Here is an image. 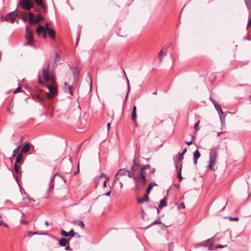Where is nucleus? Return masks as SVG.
<instances>
[{
  "label": "nucleus",
  "mask_w": 251,
  "mask_h": 251,
  "mask_svg": "<svg viewBox=\"0 0 251 251\" xmlns=\"http://www.w3.org/2000/svg\"><path fill=\"white\" fill-rule=\"evenodd\" d=\"M150 166L149 165H146L143 167L140 168L139 172L137 171L134 168L130 172L126 169H120L118 172L117 175L119 176H127L129 177L133 178L134 180L136 188L138 190L143 189L146 181L147 173L146 170L150 169Z\"/></svg>",
  "instance_id": "f257e3e1"
},
{
  "label": "nucleus",
  "mask_w": 251,
  "mask_h": 251,
  "mask_svg": "<svg viewBox=\"0 0 251 251\" xmlns=\"http://www.w3.org/2000/svg\"><path fill=\"white\" fill-rule=\"evenodd\" d=\"M217 159V152L215 151L210 150L209 153V164L207 166V169L213 170V166L216 164Z\"/></svg>",
  "instance_id": "f03ea898"
},
{
  "label": "nucleus",
  "mask_w": 251,
  "mask_h": 251,
  "mask_svg": "<svg viewBox=\"0 0 251 251\" xmlns=\"http://www.w3.org/2000/svg\"><path fill=\"white\" fill-rule=\"evenodd\" d=\"M42 75L44 79L46 81H49V80H52L51 76L49 75V64H47L45 66L43 67L42 69Z\"/></svg>",
  "instance_id": "7ed1b4c3"
},
{
  "label": "nucleus",
  "mask_w": 251,
  "mask_h": 251,
  "mask_svg": "<svg viewBox=\"0 0 251 251\" xmlns=\"http://www.w3.org/2000/svg\"><path fill=\"white\" fill-rule=\"evenodd\" d=\"M47 88L49 90V92L47 94L48 98L50 99L56 95L57 91V87L55 85H49Z\"/></svg>",
  "instance_id": "20e7f679"
},
{
  "label": "nucleus",
  "mask_w": 251,
  "mask_h": 251,
  "mask_svg": "<svg viewBox=\"0 0 251 251\" xmlns=\"http://www.w3.org/2000/svg\"><path fill=\"white\" fill-rule=\"evenodd\" d=\"M25 38L27 41L26 45L33 46V33L32 31L29 29L28 26H26Z\"/></svg>",
  "instance_id": "39448f33"
},
{
  "label": "nucleus",
  "mask_w": 251,
  "mask_h": 251,
  "mask_svg": "<svg viewBox=\"0 0 251 251\" xmlns=\"http://www.w3.org/2000/svg\"><path fill=\"white\" fill-rule=\"evenodd\" d=\"M18 16L19 15L17 13L15 12V11H13L6 16V19L7 21H10L11 23H13Z\"/></svg>",
  "instance_id": "423d86ee"
},
{
  "label": "nucleus",
  "mask_w": 251,
  "mask_h": 251,
  "mask_svg": "<svg viewBox=\"0 0 251 251\" xmlns=\"http://www.w3.org/2000/svg\"><path fill=\"white\" fill-rule=\"evenodd\" d=\"M46 31L47 32L49 36L52 38L54 39L55 37V31L49 27V24L48 23L46 24Z\"/></svg>",
  "instance_id": "0eeeda50"
},
{
  "label": "nucleus",
  "mask_w": 251,
  "mask_h": 251,
  "mask_svg": "<svg viewBox=\"0 0 251 251\" xmlns=\"http://www.w3.org/2000/svg\"><path fill=\"white\" fill-rule=\"evenodd\" d=\"M60 234L62 236L64 237H68L71 236V237L75 236V232L73 228H72L69 232H66L64 230H61L60 231Z\"/></svg>",
  "instance_id": "6e6552de"
},
{
  "label": "nucleus",
  "mask_w": 251,
  "mask_h": 251,
  "mask_svg": "<svg viewBox=\"0 0 251 251\" xmlns=\"http://www.w3.org/2000/svg\"><path fill=\"white\" fill-rule=\"evenodd\" d=\"M64 90L67 93H69L70 95H73V92L71 86L66 82L64 83Z\"/></svg>",
  "instance_id": "1a4fd4ad"
},
{
  "label": "nucleus",
  "mask_w": 251,
  "mask_h": 251,
  "mask_svg": "<svg viewBox=\"0 0 251 251\" xmlns=\"http://www.w3.org/2000/svg\"><path fill=\"white\" fill-rule=\"evenodd\" d=\"M148 194H149L147 193V194H145L142 198H138L137 199L138 202L139 203H142L148 201H149Z\"/></svg>",
  "instance_id": "9d476101"
},
{
  "label": "nucleus",
  "mask_w": 251,
  "mask_h": 251,
  "mask_svg": "<svg viewBox=\"0 0 251 251\" xmlns=\"http://www.w3.org/2000/svg\"><path fill=\"white\" fill-rule=\"evenodd\" d=\"M31 144L30 143H27L24 145L22 149L21 153H27L30 149Z\"/></svg>",
  "instance_id": "9b49d317"
},
{
  "label": "nucleus",
  "mask_w": 251,
  "mask_h": 251,
  "mask_svg": "<svg viewBox=\"0 0 251 251\" xmlns=\"http://www.w3.org/2000/svg\"><path fill=\"white\" fill-rule=\"evenodd\" d=\"M69 243V241L67 239L64 238H61L59 240V244L60 246H62V247H65L67 245H68Z\"/></svg>",
  "instance_id": "f8f14e48"
},
{
  "label": "nucleus",
  "mask_w": 251,
  "mask_h": 251,
  "mask_svg": "<svg viewBox=\"0 0 251 251\" xmlns=\"http://www.w3.org/2000/svg\"><path fill=\"white\" fill-rule=\"evenodd\" d=\"M213 242H214V237L205 241L203 243L199 244V246H203L207 247L210 244H211Z\"/></svg>",
  "instance_id": "ddd939ff"
},
{
  "label": "nucleus",
  "mask_w": 251,
  "mask_h": 251,
  "mask_svg": "<svg viewBox=\"0 0 251 251\" xmlns=\"http://www.w3.org/2000/svg\"><path fill=\"white\" fill-rule=\"evenodd\" d=\"M44 31H46V28H45L43 26L41 25H38V27L36 29L37 33L40 35L42 33H43Z\"/></svg>",
  "instance_id": "4468645a"
},
{
  "label": "nucleus",
  "mask_w": 251,
  "mask_h": 251,
  "mask_svg": "<svg viewBox=\"0 0 251 251\" xmlns=\"http://www.w3.org/2000/svg\"><path fill=\"white\" fill-rule=\"evenodd\" d=\"M136 118V106L135 105L133 106L132 114H131V119L133 121H135Z\"/></svg>",
  "instance_id": "2eb2a0df"
},
{
  "label": "nucleus",
  "mask_w": 251,
  "mask_h": 251,
  "mask_svg": "<svg viewBox=\"0 0 251 251\" xmlns=\"http://www.w3.org/2000/svg\"><path fill=\"white\" fill-rule=\"evenodd\" d=\"M74 224L80 226L82 228H83L84 226V224L83 222L81 220H76L74 222Z\"/></svg>",
  "instance_id": "dca6fc26"
},
{
  "label": "nucleus",
  "mask_w": 251,
  "mask_h": 251,
  "mask_svg": "<svg viewBox=\"0 0 251 251\" xmlns=\"http://www.w3.org/2000/svg\"><path fill=\"white\" fill-rule=\"evenodd\" d=\"M56 175V174H55L50 179V184H49V191H51L53 189V187H54V183H53V181H54V177Z\"/></svg>",
  "instance_id": "f3484780"
},
{
  "label": "nucleus",
  "mask_w": 251,
  "mask_h": 251,
  "mask_svg": "<svg viewBox=\"0 0 251 251\" xmlns=\"http://www.w3.org/2000/svg\"><path fill=\"white\" fill-rule=\"evenodd\" d=\"M210 100L213 102L215 108L216 109L217 111H219L220 109L221 108V105L217 103L216 101H215L213 99H212L211 98H210Z\"/></svg>",
  "instance_id": "a211bd4d"
},
{
  "label": "nucleus",
  "mask_w": 251,
  "mask_h": 251,
  "mask_svg": "<svg viewBox=\"0 0 251 251\" xmlns=\"http://www.w3.org/2000/svg\"><path fill=\"white\" fill-rule=\"evenodd\" d=\"M166 55V52L163 51L162 50H161L158 53V57L160 61H162L163 60V57Z\"/></svg>",
  "instance_id": "6ab92c4d"
},
{
  "label": "nucleus",
  "mask_w": 251,
  "mask_h": 251,
  "mask_svg": "<svg viewBox=\"0 0 251 251\" xmlns=\"http://www.w3.org/2000/svg\"><path fill=\"white\" fill-rule=\"evenodd\" d=\"M166 205H167V202H166L165 199H163L160 200V204L158 206L159 208H161L163 207L166 206Z\"/></svg>",
  "instance_id": "aec40b11"
},
{
  "label": "nucleus",
  "mask_w": 251,
  "mask_h": 251,
  "mask_svg": "<svg viewBox=\"0 0 251 251\" xmlns=\"http://www.w3.org/2000/svg\"><path fill=\"white\" fill-rule=\"evenodd\" d=\"M23 158V154L22 153H20L16 157L15 163L16 164H17L18 163H20V161L22 160Z\"/></svg>",
  "instance_id": "412c9836"
},
{
  "label": "nucleus",
  "mask_w": 251,
  "mask_h": 251,
  "mask_svg": "<svg viewBox=\"0 0 251 251\" xmlns=\"http://www.w3.org/2000/svg\"><path fill=\"white\" fill-rule=\"evenodd\" d=\"M155 185H156V183H155L154 182H151L148 187L147 190H146V191H147V193L148 194L150 193V191H151V190L152 189V187L155 186Z\"/></svg>",
  "instance_id": "4be33fe9"
},
{
  "label": "nucleus",
  "mask_w": 251,
  "mask_h": 251,
  "mask_svg": "<svg viewBox=\"0 0 251 251\" xmlns=\"http://www.w3.org/2000/svg\"><path fill=\"white\" fill-rule=\"evenodd\" d=\"M43 20V17L40 14H38L36 16L35 19L34 20V24L38 23Z\"/></svg>",
  "instance_id": "5701e85b"
},
{
  "label": "nucleus",
  "mask_w": 251,
  "mask_h": 251,
  "mask_svg": "<svg viewBox=\"0 0 251 251\" xmlns=\"http://www.w3.org/2000/svg\"><path fill=\"white\" fill-rule=\"evenodd\" d=\"M193 156H194L193 158H195L196 159H198L200 157L201 154L198 150H197L195 151L194 152Z\"/></svg>",
  "instance_id": "b1692460"
},
{
  "label": "nucleus",
  "mask_w": 251,
  "mask_h": 251,
  "mask_svg": "<svg viewBox=\"0 0 251 251\" xmlns=\"http://www.w3.org/2000/svg\"><path fill=\"white\" fill-rule=\"evenodd\" d=\"M187 151V149L186 148H185L184 149H183L182 152L181 153H179L178 154V155H179L178 156V160H181L183 159V155Z\"/></svg>",
  "instance_id": "393cba45"
},
{
  "label": "nucleus",
  "mask_w": 251,
  "mask_h": 251,
  "mask_svg": "<svg viewBox=\"0 0 251 251\" xmlns=\"http://www.w3.org/2000/svg\"><path fill=\"white\" fill-rule=\"evenodd\" d=\"M29 23L30 24H34V20H33L34 15L32 13H29Z\"/></svg>",
  "instance_id": "a878e982"
},
{
  "label": "nucleus",
  "mask_w": 251,
  "mask_h": 251,
  "mask_svg": "<svg viewBox=\"0 0 251 251\" xmlns=\"http://www.w3.org/2000/svg\"><path fill=\"white\" fill-rule=\"evenodd\" d=\"M137 167H138V164H137V163L136 162L135 160L134 159L133 160V166L131 168V170L133 169V168L134 169H135L137 171L139 172L140 170H138V169L136 168ZM140 170V169H139Z\"/></svg>",
  "instance_id": "bb28decb"
},
{
  "label": "nucleus",
  "mask_w": 251,
  "mask_h": 251,
  "mask_svg": "<svg viewBox=\"0 0 251 251\" xmlns=\"http://www.w3.org/2000/svg\"><path fill=\"white\" fill-rule=\"evenodd\" d=\"M60 58V56L59 55V54L58 53H56L55 54L54 63L55 64V63L58 62V61H59Z\"/></svg>",
  "instance_id": "cd10ccee"
},
{
  "label": "nucleus",
  "mask_w": 251,
  "mask_h": 251,
  "mask_svg": "<svg viewBox=\"0 0 251 251\" xmlns=\"http://www.w3.org/2000/svg\"><path fill=\"white\" fill-rule=\"evenodd\" d=\"M244 1L248 9H250L251 8V0H244Z\"/></svg>",
  "instance_id": "c85d7f7f"
},
{
  "label": "nucleus",
  "mask_w": 251,
  "mask_h": 251,
  "mask_svg": "<svg viewBox=\"0 0 251 251\" xmlns=\"http://www.w3.org/2000/svg\"><path fill=\"white\" fill-rule=\"evenodd\" d=\"M0 226H4L6 227L8 226V225L3 221L1 215H0Z\"/></svg>",
  "instance_id": "c756f323"
},
{
  "label": "nucleus",
  "mask_w": 251,
  "mask_h": 251,
  "mask_svg": "<svg viewBox=\"0 0 251 251\" xmlns=\"http://www.w3.org/2000/svg\"><path fill=\"white\" fill-rule=\"evenodd\" d=\"M177 176L179 179V181H181L182 179V177L181 176V166L180 167V170L178 172Z\"/></svg>",
  "instance_id": "7c9ffc66"
},
{
  "label": "nucleus",
  "mask_w": 251,
  "mask_h": 251,
  "mask_svg": "<svg viewBox=\"0 0 251 251\" xmlns=\"http://www.w3.org/2000/svg\"><path fill=\"white\" fill-rule=\"evenodd\" d=\"M155 169L154 168H151V167L150 166V169H147L146 170V172L147 173V174L148 173V171L149 172V173L151 174H153L155 172Z\"/></svg>",
  "instance_id": "2f4dec72"
},
{
  "label": "nucleus",
  "mask_w": 251,
  "mask_h": 251,
  "mask_svg": "<svg viewBox=\"0 0 251 251\" xmlns=\"http://www.w3.org/2000/svg\"><path fill=\"white\" fill-rule=\"evenodd\" d=\"M126 80H127V87H128V91H127V93L126 96V98H125V101H126V99L128 97V93H129V90H130V86H129V81H128V79L127 78V77L126 76Z\"/></svg>",
  "instance_id": "473e14b6"
},
{
  "label": "nucleus",
  "mask_w": 251,
  "mask_h": 251,
  "mask_svg": "<svg viewBox=\"0 0 251 251\" xmlns=\"http://www.w3.org/2000/svg\"><path fill=\"white\" fill-rule=\"evenodd\" d=\"M21 148V146H18L13 151V155H16L17 152L19 151L20 149Z\"/></svg>",
  "instance_id": "72a5a7b5"
},
{
  "label": "nucleus",
  "mask_w": 251,
  "mask_h": 251,
  "mask_svg": "<svg viewBox=\"0 0 251 251\" xmlns=\"http://www.w3.org/2000/svg\"><path fill=\"white\" fill-rule=\"evenodd\" d=\"M160 222L159 220H156L155 221H154L153 222L151 223L150 225L148 226L146 228H148V227H149L151 226L152 225L157 224H160Z\"/></svg>",
  "instance_id": "f704fd0d"
},
{
  "label": "nucleus",
  "mask_w": 251,
  "mask_h": 251,
  "mask_svg": "<svg viewBox=\"0 0 251 251\" xmlns=\"http://www.w3.org/2000/svg\"><path fill=\"white\" fill-rule=\"evenodd\" d=\"M37 99L40 103H42L44 101V98L41 97L39 95L37 96Z\"/></svg>",
  "instance_id": "c9c22d12"
},
{
  "label": "nucleus",
  "mask_w": 251,
  "mask_h": 251,
  "mask_svg": "<svg viewBox=\"0 0 251 251\" xmlns=\"http://www.w3.org/2000/svg\"><path fill=\"white\" fill-rule=\"evenodd\" d=\"M14 169L15 170V172L17 173H19V166L17 164L15 163L14 166Z\"/></svg>",
  "instance_id": "e433bc0d"
},
{
  "label": "nucleus",
  "mask_w": 251,
  "mask_h": 251,
  "mask_svg": "<svg viewBox=\"0 0 251 251\" xmlns=\"http://www.w3.org/2000/svg\"><path fill=\"white\" fill-rule=\"evenodd\" d=\"M185 208V204H184V203L182 202H181L178 206H177V208L178 209H184Z\"/></svg>",
  "instance_id": "4c0bfd02"
},
{
  "label": "nucleus",
  "mask_w": 251,
  "mask_h": 251,
  "mask_svg": "<svg viewBox=\"0 0 251 251\" xmlns=\"http://www.w3.org/2000/svg\"><path fill=\"white\" fill-rule=\"evenodd\" d=\"M218 112V114H219V115L220 116V120L221 121H222V118L221 117V115H223L224 114V112L222 111V108L220 109L219 110V111H217Z\"/></svg>",
  "instance_id": "58836bf2"
},
{
  "label": "nucleus",
  "mask_w": 251,
  "mask_h": 251,
  "mask_svg": "<svg viewBox=\"0 0 251 251\" xmlns=\"http://www.w3.org/2000/svg\"><path fill=\"white\" fill-rule=\"evenodd\" d=\"M218 112V114H219V115L220 116V120L221 121H222V118L221 117V115H223L224 114V112L222 111V108L220 109L219 110V111H217Z\"/></svg>",
  "instance_id": "ea45409f"
},
{
  "label": "nucleus",
  "mask_w": 251,
  "mask_h": 251,
  "mask_svg": "<svg viewBox=\"0 0 251 251\" xmlns=\"http://www.w3.org/2000/svg\"><path fill=\"white\" fill-rule=\"evenodd\" d=\"M120 176L119 175H117V173L115 175L114 182L116 183L117 180H120Z\"/></svg>",
  "instance_id": "a19ab883"
},
{
  "label": "nucleus",
  "mask_w": 251,
  "mask_h": 251,
  "mask_svg": "<svg viewBox=\"0 0 251 251\" xmlns=\"http://www.w3.org/2000/svg\"><path fill=\"white\" fill-rule=\"evenodd\" d=\"M101 177H105L106 180H109V177L107 176L104 173H102L100 176Z\"/></svg>",
  "instance_id": "79ce46f5"
},
{
  "label": "nucleus",
  "mask_w": 251,
  "mask_h": 251,
  "mask_svg": "<svg viewBox=\"0 0 251 251\" xmlns=\"http://www.w3.org/2000/svg\"><path fill=\"white\" fill-rule=\"evenodd\" d=\"M200 123V121H198L195 124V126H194V128H195L196 130V131H198V125H199V124Z\"/></svg>",
  "instance_id": "37998d69"
},
{
  "label": "nucleus",
  "mask_w": 251,
  "mask_h": 251,
  "mask_svg": "<svg viewBox=\"0 0 251 251\" xmlns=\"http://www.w3.org/2000/svg\"><path fill=\"white\" fill-rule=\"evenodd\" d=\"M228 218L231 220V221H238V217H234V218H232V217H229Z\"/></svg>",
  "instance_id": "c03bdc74"
},
{
  "label": "nucleus",
  "mask_w": 251,
  "mask_h": 251,
  "mask_svg": "<svg viewBox=\"0 0 251 251\" xmlns=\"http://www.w3.org/2000/svg\"><path fill=\"white\" fill-rule=\"evenodd\" d=\"M111 194V187H110L109 190L105 194V195L106 196H110Z\"/></svg>",
  "instance_id": "a18cd8bd"
},
{
  "label": "nucleus",
  "mask_w": 251,
  "mask_h": 251,
  "mask_svg": "<svg viewBox=\"0 0 251 251\" xmlns=\"http://www.w3.org/2000/svg\"><path fill=\"white\" fill-rule=\"evenodd\" d=\"M22 90L21 89V87H18L17 88L15 91H14V93H18L20 91H21Z\"/></svg>",
  "instance_id": "49530a36"
},
{
  "label": "nucleus",
  "mask_w": 251,
  "mask_h": 251,
  "mask_svg": "<svg viewBox=\"0 0 251 251\" xmlns=\"http://www.w3.org/2000/svg\"><path fill=\"white\" fill-rule=\"evenodd\" d=\"M38 82L41 84H43V82L42 81V80L41 79V76L40 75H39V76H38Z\"/></svg>",
  "instance_id": "de8ad7c7"
},
{
  "label": "nucleus",
  "mask_w": 251,
  "mask_h": 251,
  "mask_svg": "<svg viewBox=\"0 0 251 251\" xmlns=\"http://www.w3.org/2000/svg\"><path fill=\"white\" fill-rule=\"evenodd\" d=\"M173 246V243H170L168 244V249H169V251H171V248Z\"/></svg>",
  "instance_id": "09e8293b"
},
{
  "label": "nucleus",
  "mask_w": 251,
  "mask_h": 251,
  "mask_svg": "<svg viewBox=\"0 0 251 251\" xmlns=\"http://www.w3.org/2000/svg\"><path fill=\"white\" fill-rule=\"evenodd\" d=\"M251 25V18L248 21V23L247 24V26L248 27L250 26Z\"/></svg>",
  "instance_id": "8fccbe9b"
},
{
  "label": "nucleus",
  "mask_w": 251,
  "mask_h": 251,
  "mask_svg": "<svg viewBox=\"0 0 251 251\" xmlns=\"http://www.w3.org/2000/svg\"><path fill=\"white\" fill-rule=\"evenodd\" d=\"M224 247H225V246H222V245H219L218 246H217L216 248H223Z\"/></svg>",
  "instance_id": "3c124183"
},
{
  "label": "nucleus",
  "mask_w": 251,
  "mask_h": 251,
  "mask_svg": "<svg viewBox=\"0 0 251 251\" xmlns=\"http://www.w3.org/2000/svg\"><path fill=\"white\" fill-rule=\"evenodd\" d=\"M193 161H194V164L195 165H197V162H198V159H196L193 158Z\"/></svg>",
  "instance_id": "603ef678"
},
{
  "label": "nucleus",
  "mask_w": 251,
  "mask_h": 251,
  "mask_svg": "<svg viewBox=\"0 0 251 251\" xmlns=\"http://www.w3.org/2000/svg\"><path fill=\"white\" fill-rule=\"evenodd\" d=\"M192 142H193V141H192V140H191V141H189V142L186 141V143L187 145H191V144L192 143Z\"/></svg>",
  "instance_id": "864d4df0"
},
{
  "label": "nucleus",
  "mask_w": 251,
  "mask_h": 251,
  "mask_svg": "<svg viewBox=\"0 0 251 251\" xmlns=\"http://www.w3.org/2000/svg\"><path fill=\"white\" fill-rule=\"evenodd\" d=\"M46 31H44V32L43 33V38H44V39L46 38V37H47V36H46Z\"/></svg>",
  "instance_id": "5fc2aeb1"
},
{
  "label": "nucleus",
  "mask_w": 251,
  "mask_h": 251,
  "mask_svg": "<svg viewBox=\"0 0 251 251\" xmlns=\"http://www.w3.org/2000/svg\"><path fill=\"white\" fill-rule=\"evenodd\" d=\"M22 19L25 22L27 20V17L25 16H23Z\"/></svg>",
  "instance_id": "6e6d98bb"
},
{
  "label": "nucleus",
  "mask_w": 251,
  "mask_h": 251,
  "mask_svg": "<svg viewBox=\"0 0 251 251\" xmlns=\"http://www.w3.org/2000/svg\"><path fill=\"white\" fill-rule=\"evenodd\" d=\"M65 247H66V248H65L66 250H69L70 249L69 244Z\"/></svg>",
  "instance_id": "4d7b16f0"
},
{
  "label": "nucleus",
  "mask_w": 251,
  "mask_h": 251,
  "mask_svg": "<svg viewBox=\"0 0 251 251\" xmlns=\"http://www.w3.org/2000/svg\"><path fill=\"white\" fill-rule=\"evenodd\" d=\"M108 180H105L103 182V187H105L106 186V181Z\"/></svg>",
  "instance_id": "13d9d810"
},
{
  "label": "nucleus",
  "mask_w": 251,
  "mask_h": 251,
  "mask_svg": "<svg viewBox=\"0 0 251 251\" xmlns=\"http://www.w3.org/2000/svg\"><path fill=\"white\" fill-rule=\"evenodd\" d=\"M110 123H108L107 124V130L109 131V127H110Z\"/></svg>",
  "instance_id": "bf43d9fd"
},
{
  "label": "nucleus",
  "mask_w": 251,
  "mask_h": 251,
  "mask_svg": "<svg viewBox=\"0 0 251 251\" xmlns=\"http://www.w3.org/2000/svg\"><path fill=\"white\" fill-rule=\"evenodd\" d=\"M33 233V232H32V231H29V232H28V235H29V236H32L33 234H32V233Z\"/></svg>",
  "instance_id": "052dcab7"
},
{
  "label": "nucleus",
  "mask_w": 251,
  "mask_h": 251,
  "mask_svg": "<svg viewBox=\"0 0 251 251\" xmlns=\"http://www.w3.org/2000/svg\"><path fill=\"white\" fill-rule=\"evenodd\" d=\"M119 183H120V188H121V189H122L123 188V184L122 182H120Z\"/></svg>",
  "instance_id": "680f3d73"
},
{
  "label": "nucleus",
  "mask_w": 251,
  "mask_h": 251,
  "mask_svg": "<svg viewBox=\"0 0 251 251\" xmlns=\"http://www.w3.org/2000/svg\"><path fill=\"white\" fill-rule=\"evenodd\" d=\"M88 75H90V80H91V86L92 85V77H91V75L90 74H88Z\"/></svg>",
  "instance_id": "e2e57ef3"
},
{
  "label": "nucleus",
  "mask_w": 251,
  "mask_h": 251,
  "mask_svg": "<svg viewBox=\"0 0 251 251\" xmlns=\"http://www.w3.org/2000/svg\"><path fill=\"white\" fill-rule=\"evenodd\" d=\"M45 224L46 226H49V222L47 221H45Z\"/></svg>",
  "instance_id": "0e129e2a"
},
{
  "label": "nucleus",
  "mask_w": 251,
  "mask_h": 251,
  "mask_svg": "<svg viewBox=\"0 0 251 251\" xmlns=\"http://www.w3.org/2000/svg\"><path fill=\"white\" fill-rule=\"evenodd\" d=\"M32 234H39V233H38L37 231H36V232H33V233H32Z\"/></svg>",
  "instance_id": "69168bd1"
},
{
  "label": "nucleus",
  "mask_w": 251,
  "mask_h": 251,
  "mask_svg": "<svg viewBox=\"0 0 251 251\" xmlns=\"http://www.w3.org/2000/svg\"><path fill=\"white\" fill-rule=\"evenodd\" d=\"M222 133H223L222 132H218L217 133V135L218 136H220Z\"/></svg>",
  "instance_id": "338daca9"
},
{
  "label": "nucleus",
  "mask_w": 251,
  "mask_h": 251,
  "mask_svg": "<svg viewBox=\"0 0 251 251\" xmlns=\"http://www.w3.org/2000/svg\"><path fill=\"white\" fill-rule=\"evenodd\" d=\"M22 141H23V137H22L21 138L20 140V143H22Z\"/></svg>",
  "instance_id": "774afa93"
}]
</instances>
